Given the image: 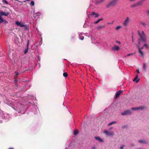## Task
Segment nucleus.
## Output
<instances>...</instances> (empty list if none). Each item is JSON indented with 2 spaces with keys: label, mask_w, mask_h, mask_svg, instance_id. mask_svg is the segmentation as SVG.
Listing matches in <instances>:
<instances>
[{
  "label": "nucleus",
  "mask_w": 149,
  "mask_h": 149,
  "mask_svg": "<svg viewBox=\"0 0 149 149\" xmlns=\"http://www.w3.org/2000/svg\"><path fill=\"white\" fill-rule=\"evenodd\" d=\"M143 46L145 47H146V48L147 49H148L149 48V47H148V45L146 44H144L143 45Z\"/></svg>",
  "instance_id": "c756f323"
},
{
  "label": "nucleus",
  "mask_w": 149,
  "mask_h": 149,
  "mask_svg": "<svg viewBox=\"0 0 149 149\" xmlns=\"http://www.w3.org/2000/svg\"><path fill=\"white\" fill-rule=\"evenodd\" d=\"M91 15L94 16V17L95 18L99 16V14L96 13L95 12H93L91 13Z\"/></svg>",
  "instance_id": "9b49d317"
},
{
  "label": "nucleus",
  "mask_w": 149,
  "mask_h": 149,
  "mask_svg": "<svg viewBox=\"0 0 149 149\" xmlns=\"http://www.w3.org/2000/svg\"><path fill=\"white\" fill-rule=\"evenodd\" d=\"M4 20H3L2 17L0 15V24Z\"/></svg>",
  "instance_id": "5701e85b"
},
{
  "label": "nucleus",
  "mask_w": 149,
  "mask_h": 149,
  "mask_svg": "<svg viewBox=\"0 0 149 149\" xmlns=\"http://www.w3.org/2000/svg\"><path fill=\"white\" fill-rule=\"evenodd\" d=\"M120 48L119 47L116 45H115L112 48L113 50H118Z\"/></svg>",
  "instance_id": "4468645a"
},
{
  "label": "nucleus",
  "mask_w": 149,
  "mask_h": 149,
  "mask_svg": "<svg viewBox=\"0 0 149 149\" xmlns=\"http://www.w3.org/2000/svg\"><path fill=\"white\" fill-rule=\"evenodd\" d=\"M123 91H119L117 92L115 94V98L116 99L121 94H122Z\"/></svg>",
  "instance_id": "39448f33"
},
{
  "label": "nucleus",
  "mask_w": 149,
  "mask_h": 149,
  "mask_svg": "<svg viewBox=\"0 0 149 149\" xmlns=\"http://www.w3.org/2000/svg\"><path fill=\"white\" fill-rule=\"evenodd\" d=\"M104 133L106 135H107L109 136H112L114 134V133L113 132H110L107 130H105L104 131Z\"/></svg>",
  "instance_id": "20e7f679"
},
{
  "label": "nucleus",
  "mask_w": 149,
  "mask_h": 149,
  "mask_svg": "<svg viewBox=\"0 0 149 149\" xmlns=\"http://www.w3.org/2000/svg\"><path fill=\"white\" fill-rule=\"evenodd\" d=\"M118 0H113L112 1L109 3L107 6V8H109L110 6L115 5L117 3Z\"/></svg>",
  "instance_id": "f03ea898"
},
{
  "label": "nucleus",
  "mask_w": 149,
  "mask_h": 149,
  "mask_svg": "<svg viewBox=\"0 0 149 149\" xmlns=\"http://www.w3.org/2000/svg\"><path fill=\"white\" fill-rule=\"evenodd\" d=\"M143 69L145 70V71H146V64L145 63H143Z\"/></svg>",
  "instance_id": "412c9836"
},
{
  "label": "nucleus",
  "mask_w": 149,
  "mask_h": 149,
  "mask_svg": "<svg viewBox=\"0 0 149 149\" xmlns=\"http://www.w3.org/2000/svg\"><path fill=\"white\" fill-rule=\"evenodd\" d=\"M138 47H139V46H138ZM143 49V47H140V48L139 47V48H138V49H140L141 50V49Z\"/></svg>",
  "instance_id": "72a5a7b5"
},
{
  "label": "nucleus",
  "mask_w": 149,
  "mask_h": 149,
  "mask_svg": "<svg viewBox=\"0 0 149 149\" xmlns=\"http://www.w3.org/2000/svg\"><path fill=\"white\" fill-rule=\"evenodd\" d=\"M129 19H130L128 17H127L126 18V19L123 23V25L124 26H126L128 24L129 22Z\"/></svg>",
  "instance_id": "0eeeda50"
},
{
  "label": "nucleus",
  "mask_w": 149,
  "mask_h": 149,
  "mask_svg": "<svg viewBox=\"0 0 149 149\" xmlns=\"http://www.w3.org/2000/svg\"><path fill=\"white\" fill-rule=\"evenodd\" d=\"M140 23L141 24L143 25L144 26H146V24L145 22H140Z\"/></svg>",
  "instance_id": "cd10ccee"
},
{
  "label": "nucleus",
  "mask_w": 149,
  "mask_h": 149,
  "mask_svg": "<svg viewBox=\"0 0 149 149\" xmlns=\"http://www.w3.org/2000/svg\"><path fill=\"white\" fill-rule=\"evenodd\" d=\"M3 3H5L6 4H8V2L6 0H3Z\"/></svg>",
  "instance_id": "473e14b6"
},
{
  "label": "nucleus",
  "mask_w": 149,
  "mask_h": 149,
  "mask_svg": "<svg viewBox=\"0 0 149 149\" xmlns=\"http://www.w3.org/2000/svg\"><path fill=\"white\" fill-rule=\"evenodd\" d=\"M138 142L144 144H147L148 143V141L145 139L144 140H139L138 141Z\"/></svg>",
  "instance_id": "9d476101"
},
{
  "label": "nucleus",
  "mask_w": 149,
  "mask_h": 149,
  "mask_svg": "<svg viewBox=\"0 0 149 149\" xmlns=\"http://www.w3.org/2000/svg\"><path fill=\"white\" fill-rule=\"evenodd\" d=\"M148 13V15L149 16V10H148L147 12Z\"/></svg>",
  "instance_id": "37998d69"
},
{
  "label": "nucleus",
  "mask_w": 149,
  "mask_h": 149,
  "mask_svg": "<svg viewBox=\"0 0 149 149\" xmlns=\"http://www.w3.org/2000/svg\"><path fill=\"white\" fill-rule=\"evenodd\" d=\"M106 0H96L95 3L97 4H101L104 2Z\"/></svg>",
  "instance_id": "6e6552de"
},
{
  "label": "nucleus",
  "mask_w": 149,
  "mask_h": 149,
  "mask_svg": "<svg viewBox=\"0 0 149 149\" xmlns=\"http://www.w3.org/2000/svg\"><path fill=\"white\" fill-rule=\"evenodd\" d=\"M130 55V54H129L127 55L128 56H129Z\"/></svg>",
  "instance_id": "3c124183"
},
{
  "label": "nucleus",
  "mask_w": 149,
  "mask_h": 149,
  "mask_svg": "<svg viewBox=\"0 0 149 149\" xmlns=\"http://www.w3.org/2000/svg\"><path fill=\"white\" fill-rule=\"evenodd\" d=\"M137 33L140 37L141 40L144 42H146V35L143 31L140 32L139 30L137 31Z\"/></svg>",
  "instance_id": "f257e3e1"
},
{
  "label": "nucleus",
  "mask_w": 149,
  "mask_h": 149,
  "mask_svg": "<svg viewBox=\"0 0 149 149\" xmlns=\"http://www.w3.org/2000/svg\"><path fill=\"white\" fill-rule=\"evenodd\" d=\"M116 42L118 43V44H120V42L119 41H117Z\"/></svg>",
  "instance_id": "79ce46f5"
},
{
  "label": "nucleus",
  "mask_w": 149,
  "mask_h": 149,
  "mask_svg": "<svg viewBox=\"0 0 149 149\" xmlns=\"http://www.w3.org/2000/svg\"><path fill=\"white\" fill-rule=\"evenodd\" d=\"M79 133V132L77 130H75L74 132V135H77Z\"/></svg>",
  "instance_id": "aec40b11"
},
{
  "label": "nucleus",
  "mask_w": 149,
  "mask_h": 149,
  "mask_svg": "<svg viewBox=\"0 0 149 149\" xmlns=\"http://www.w3.org/2000/svg\"><path fill=\"white\" fill-rule=\"evenodd\" d=\"M132 113V112L130 110H127L122 113L121 114L122 115L124 116L126 115H130Z\"/></svg>",
  "instance_id": "7ed1b4c3"
},
{
  "label": "nucleus",
  "mask_w": 149,
  "mask_h": 149,
  "mask_svg": "<svg viewBox=\"0 0 149 149\" xmlns=\"http://www.w3.org/2000/svg\"><path fill=\"white\" fill-rule=\"evenodd\" d=\"M141 39H139V40H138V43L140 44V42H141Z\"/></svg>",
  "instance_id": "f704fd0d"
},
{
  "label": "nucleus",
  "mask_w": 149,
  "mask_h": 149,
  "mask_svg": "<svg viewBox=\"0 0 149 149\" xmlns=\"http://www.w3.org/2000/svg\"><path fill=\"white\" fill-rule=\"evenodd\" d=\"M125 146V145L121 146V147H120V149H124L123 147Z\"/></svg>",
  "instance_id": "c9c22d12"
},
{
  "label": "nucleus",
  "mask_w": 149,
  "mask_h": 149,
  "mask_svg": "<svg viewBox=\"0 0 149 149\" xmlns=\"http://www.w3.org/2000/svg\"><path fill=\"white\" fill-rule=\"evenodd\" d=\"M96 148L95 146H93L91 148V149H96Z\"/></svg>",
  "instance_id": "4c0bfd02"
},
{
  "label": "nucleus",
  "mask_w": 149,
  "mask_h": 149,
  "mask_svg": "<svg viewBox=\"0 0 149 149\" xmlns=\"http://www.w3.org/2000/svg\"><path fill=\"white\" fill-rule=\"evenodd\" d=\"M19 26H21V27H23L24 26V25L23 24H21L20 25H19Z\"/></svg>",
  "instance_id": "58836bf2"
},
{
  "label": "nucleus",
  "mask_w": 149,
  "mask_h": 149,
  "mask_svg": "<svg viewBox=\"0 0 149 149\" xmlns=\"http://www.w3.org/2000/svg\"><path fill=\"white\" fill-rule=\"evenodd\" d=\"M116 123V121H113V122H112L110 123H109L108 124V125L109 126H110V125H112V124H115Z\"/></svg>",
  "instance_id": "6ab92c4d"
},
{
  "label": "nucleus",
  "mask_w": 149,
  "mask_h": 149,
  "mask_svg": "<svg viewBox=\"0 0 149 149\" xmlns=\"http://www.w3.org/2000/svg\"><path fill=\"white\" fill-rule=\"evenodd\" d=\"M10 13L9 12H6L5 13L3 11H0V14L1 16V15L7 16Z\"/></svg>",
  "instance_id": "423d86ee"
},
{
  "label": "nucleus",
  "mask_w": 149,
  "mask_h": 149,
  "mask_svg": "<svg viewBox=\"0 0 149 149\" xmlns=\"http://www.w3.org/2000/svg\"><path fill=\"white\" fill-rule=\"evenodd\" d=\"M5 23H8L7 21H5Z\"/></svg>",
  "instance_id": "8fccbe9b"
},
{
  "label": "nucleus",
  "mask_w": 149,
  "mask_h": 149,
  "mask_svg": "<svg viewBox=\"0 0 149 149\" xmlns=\"http://www.w3.org/2000/svg\"><path fill=\"white\" fill-rule=\"evenodd\" d=\"M130 0L131 1H134L135 0Z\"/></svg>",
  "instance_id": "09e8293b"
},
{
  "label": "nucleus",
  "mask_w": 149,
  "mask_h": 149,
  "mask_svg": "<svg viewBox=\"0 0 149 149\" xmlns=\"http://www.w3.org/2000/svg\"><path fill=\"white\" fill-rule=\"evenodd\" d=\"M8 149H14V148H9Z\"/></svg>",
  "instance_id": "c03bdc74"
},
{
  "label": "nucleus",
  "mask_w": 149,
  "mask_h": 149,
  "mask_svg": "<svg viewBox=\"0 0 149 149\" xmlns=\"http://www.w3.org/2000/svg\"><path fill=\"white\" fill-rule=\"evenodd\" d=\"M15 73L16 74V77H16L19 75V74L18 72L17 71H15Z\"/></svg>",
  "instance_id": "7c9ffc66"
},
{
  "label": "nucleus",
  "mask_w": 149,
  "mask_h": 149,
  "mask_svg": "<svg viewBox=\"0 0 149 149\" xmlns=\"http://www.w3.org/2000/svg\"><path fill=\"white\" fill-rule=\"evenodd\" d=\"M121 26H117L116 28V29L117 30H118V29H119L121 28Z\"/></svg>",
  "instance_id": "2f4dec72"
},
{
  "label": "nucleus",
  "mask_w": 149,
  "mask_h": 149,
  "mask_svg": "<svg viewBox=\"0 0 149 149\" xmlns=\"http://www.w3.org/2000/svg\"><path fill=\"white\" fill-rule=\"evenodd\" d=\"M132 110L134 111V110H139V109H138V107H136V108H132Z\"/></svg>",
  "instance_id": "a878e982"
},
{
  "label": "nucleus",
  "mask_w": 149,
  "mask_h": 149,
  "mask_svg": "<svg viewBox=\"0 0 149 149\" xmlns=\"http://www.w3.org/2000/svg\"><path fill=\"white\" fill-rule=\"evenodd\" d=\"M138 75H136V76L133 79V81H136V83L138 82L140 80V79H138L137 80H136L137 79H138Z\"/></svg>",
  "instance_id": "ddd939ff"
},
{
  "label": "nucleus",
  "mask_w": 149,
  "mask_h": 149,
  "mask_svg": "<svg viewBox=\"0 0 149 149\" xmlns=\"http://www.w3.org/2000/svg\"><path fill=\"white\" fill-rule=\"evenodd\" d=\"M134 145L132 143L130 145L131 147H133Z\"/></svg>",
  "instance_id": "a19ab883"
},
{
  "label": "nucleus",
  "mask_w": 149,
  "mask_h": 149,
  "mask_svg": "<svg viewBox=\"0 0 149 149\" xmlns=\"http://www.w3.org/2000/svg\"><path fill=\"white\" fill-rule=\"evenodd\" d=\"M15 24L16 25H17L18 26H19V25L21 24V23L20 22H19L18 21H16L15 22Z\"/></svg>",
  "instance_id": "c85d7f7f"
},
{
  "label": "nucleus",
  "mask_w": 149,
  "mask_h": 149,
  "mask_svg": "<svg viewBox=\"0 0 149 149\" xmlns=\"http://www.w3.org/2000/svg\"><path fill=\"white\" fill-rule=\"evenodd\" d=\"M105 26L103 25H98L97 26V28L98 30L100 29L104 28Z\"/></svg>",
  "instance_id": "f3484780"
},
{
  "label": "nucleus",
  "mask_w": 149,
  "mask_h": 149,
  "mask_svg": "<svg viewBox=\"0 0 149 149\" xmlns=\"http://www.w3.org/2000/svg\"><path fill=\"white\" fill-rule=\"evenodd\" d=\"M138 109H139V110H143L145 109V107H144L141 106L138 107Z\"/></svg>",
  "instance_id": "393cba45"
},
{
  "label": "nucleus",
  "mask_w": 149,
  "mask_h": 149,
  "mask_svg": "<svg viewBox=\"0 0 149 149\" xmlns=\"http://www.w3.org/2000/svg\"><path fill=\"white\" fill-rule=\"evenodd\" d=\"M95 138L96 140L100 142H103V140L99 137H95Z\"/></svg>",
  "instance_id": "2eb2a0df"
},
{
  "label": "nucleus",
  "mask_w": 149,
  "mask_h": 149,
  "mask_svg": "<svg viewBox=\"0 0 149 149\" xmlns=\"http://www.w3.org/2000/svg\"><path fill=\"white\" fill-rule=\"evenodd\" d=\"M30 4L31 6H33L34 5V4H35L34 2V1H32L31 2Z\"/></svg>",
  "instance_id": "bb28decb"
},
{
  "label": "nucleus",
  "mask_w": 149,
  "mask_h": 149,
  "mask_svg": "<svg viewBox=\"0 0 149 149\" xmlns=\"http://www.w3.org/2000/svg\"><path fill=\"white\" fill-rule=\"evenodd\" d=\"M136 71L137 72L138 74L139 73H140V72H139V69H137V70H136Z\"/></svg>",
  "instance_id": "ea45409f"
},
{
  "label": "nucleus",
  "mask_w": 149,
  "mask_h": 149,
  "mask_svg": "<svg viewBox=\"0 0 149 149\" xmlns=\"http://www.w3.org/2000/svg\"><path fill=\"white\" fill-rule=\"evenodd\" d=\"M17 80H15V82H17Z\"/></svg>",
  "instance_id": "de8ad7c7"
},
{
  "label": "nucleus",
  "mask_w": 149,
  "mask_h": 149,
  "mask_svg": "<svg viewBox=\"0 0 149 149\" xmlns=\"http://www.w3.org/2000/svg\"><path fill=\"white\" fill-rule=\"evenodd\" d=\"M36 14H37V15L39 16H40L41 15V13L39 12L37 13H36Z\"/></svg>",
  "instance_id": "e433bc0d"
},
{
  "label": "nucleus",
  "mask_w": 149,
  "mask_h": 149,
  "mask_svg": "<svg viewBox=\"0 0 149 149\" xmlns=\"http://www.w3.org/2000/svg\"><path fill=\"white\" fill-rule=\"evenodd\" d=\"M68 76V74L67 72H64L63 73V76L65 77H67Z\"/></svg>",
  "instance_id": "b1692460"
},
{
  "label": "nucleus",
  "mask_w": 149,
  "mask_h": 149,
  "mask_svg": "<svg viewBox=\"0 0 149 149\" xmlns=\"http://www.w3.org/2000/svg\"><path fill=\"white\" fill-rule=\"evenodd\" d=\"M139 52L140 53V55H139V56L140 57H143L144 56L143 53V51L140 50V49H138Z\"/></svg>",
  "instance_id": "f8f14e48"
},
{
  "label": "nucleus",
  "mask_w": 149,
  "mask_h": 149,
  "mask_svg": "<svg viewBox=\"0 0 149 149\" xmlns=\"http://www.w3.org/2000/svg\"><path fill=\"white\" fill-rule=\"evenodd\" d=\"M26 1H30L31 0H26Z\"/></svg>",
  "instance_id": "49530a36"
},
{
  "label": "nucleus",
  "mask_w": 149,
  "mask_h": 149,
  "mask_svg": "<svg viewBox=\"0 0 149 149\" xmlns=\"http://www.w3.org/2000/svg\"><path fill=\"white\" fill-rule=\"evenodd\" d=\"M145 0H142L141 1L138 2L137 3L138 6H141L142 5V4H143V2L144 1H145Z\"/></svg>",
  "instance_id": "dca6fc26"
},
{
  "label": "nucleus",
  "mask_w": 149,
  "mask_h": 149,
  "mask_svg": "<svg viewBox=\"0 0 149 149\" xmlns=\"http://www.w3.org/2000/svg\"><path fill=\"white\" fill-rule=\"evenodd\" d=\"M29 40H28L26 47L24 52V54H26L28 51V49H29Z\"/></svg>",
  "instance_id": "1a4fd4ad"
},
{
  "label": "nucleus",
  "mask_w": 149,
  "mask_h": 149,
  "mask_svg": "<svg viewBox=\"0 0 149 149\" xmlns=\"http://www.w3.org/2000/svg\"><path fill=\"white\" fill-rule=\"evenodd\" d=\"M138 6V5L137 3H136L134 4L133 5H132L131 6V7H137Z\"/></svg>",
  "instance_id": "4be33fe9"
},
{
  "label": "nucleus",
  "mask_w": 149,
  "mask_h": 149,
  "mask_svg": "<svg viewBox=\"0 0 149 149\" xmlns=\"http://www.w3.org/2000/svg\"><path fill=\"white\" fill-rule=\"evenodd\" d=\"M103 19L102 18H101V19H98L96 21H95L94 22V23L95 24H97L100 21H102L103 20Z\"/></svg>",
  "instance_id": "a211bd4d"
},
{
  "label": "nucleus",
  "mask_w": 149,
  "mask_h": 149,
  "mask_svg": "<svg viewBox=\"0 0 149 149\" xmlns=\"http://www.w3.org/2000/svg\"><path fill=\"white\" fill-rule=\"evenodd\" d=\"M83 39H84V37H83L81 39V40H83Z\"/></svg>",
  "instance_id": "a18cd8bd"
}]
</instances>
